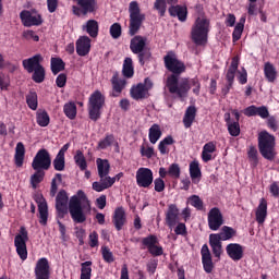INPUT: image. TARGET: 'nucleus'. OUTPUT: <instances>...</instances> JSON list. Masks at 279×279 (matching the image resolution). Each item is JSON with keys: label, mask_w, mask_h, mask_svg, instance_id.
I'll return each mask as SVG.
<instances>
[{"label": "nucleus", "mask_w": 279, "mask_h": 279, "mask_svg": "<svg viewBox=\"0 0 279 279\" xmlns=\"http://www.w3.org/2000/svg\"><path fill=\"white\" fill-rule=\"evenodd\" d=\"M163 64L167 71L172 73L166 81L169 93H178L179 95L186 93L189 90V78H182L180 81V75L186 72L184 62L178 59L175 52L169 51L163 57Z\"/></svg>", "instance_id": "nucleus-1"}, {"label": "nucleus", "mask_w": 279, "mask_h": 279, "mask_svg": "<svg viewBox=\"0 0 279 279\" xmlns=\"http://www.w3.org/2000/svg\"><path fill=\"white\" fill-rule=\"evenodd\" d=\"M69 213L74 223H84L90 213V201L83 190H78L69 201Z\"/></svg>", "instance_id": "nucleus-2"}, {"label": "nucleus", "mask_w": 279, "mask_h": 279, "mask_svg": "<svg viewBox=\"0 0 279 279\" xmlns=\"http://www.w3.org/2000/svg\"><path fill=\"white\" fill-rule=\"evenodd\" d=\"M43 54L38 53L22 61V66L24 71H26L27 73H33L32 80L33 82H35V84H43L47 75L45 66H43Z\"/></svg>", "instance_id": "nucleus-3"}, {"label": "nucleus", "mask_w": 279, "mask_h": 279, "mask_svg": "<svg viewBox=\"0 0 279 279\" xmlns=\"http://www.w3.org/2000/svg\"><path fill=\"white\" fill-rule=\"evenodd\" d=\"M257 143L260 156H263L265 160L274 162L276 156H278L276 151V136L267 131H262L258 133Z\"/></svg>", "instance_id": "nucleus-4"}, {"label": "nucleus", "mask_w": 279, "mask_h": 279, "mask_svg": "<svg viewBox=\"0 0 279 279\" xmlns=\"http://www.w3.org/2000/svg\"><path fill=\"white\" fill-rule=\"evenodd\" d=\"M208 32H210V21L197 17L191 31V39L197 47H204L208 43Z\"/></svg>", "instance_id": "nucleus-5"}, {"label": "nucleus", "mask_w": 279, "mask_h": 279, "mask_svg": "<svg viewBox=\"0 0 279 279\" xmlns=\"http://www.w3.org/2000/svg\"><path fill=\"white\" fill-rule=\"evenodd\" d=\"M145 23V13L141 12L137 1H131L129 4V36H136Z\"/></svg>", "instance_id": "nucleus-6"}, {"label": "nucleus", "mask_w": 279, "mask_h": 279, "mask_svg": "<svg viewBox=\"0 0 279 279\" xmlns=\"http://www.w3.org/2000/svg\"><path fill=\"white\" fill-rule=\"evenodd\" d=\"M106 106V96L98 89L92 93L88 98V117L92 121H99L101 119V108Z\"/></svg>", "instance_id": "nucleus-7"}, {"label": "nucleus", "mask_w": 279, "mask_h": 279, "mask_svg": "<svg viewBox=\"0 0 279 279\" xmlns=\"http://www.w3.org/2000/svg\"><path fill=\"white\" fill-rule=\"evenodd\" d=\"M76 5L72 7L74 16H86L97 12V0H74Z\"/></svg>", "instance_id": "nucleus-8"}, {"label": "nucleus", "mask_w": 279, "mask_h": 279, "mask_svg": "<svg viewBox=\"0 0 279 279\" xmlns=\"http://www.w3.org/2000/svg\"><path fill=\"white\" fill-rule=\"evenodd\" d=\"M27 241H29L27 229H25V227H21L20 234L14 238V246L21 260H27Z\"/></svg>", "instance_id": "nucleus-9"}, {"label": "nucleus", "mask_w": 279, "mask_h": 279, "mask_svg": "<svg viewBox=\"0 0 279 279\" xmlns=\"http://www.w3.org/2000/svg\"><path fill=\"white\" fill-rule=\"evenodd\" d=\"M32 168L34 170L49 171L51 169V154L46 148H41L37 151L33 158Z\"/></svg>", "instance_id": "nucleus-10"}, {"label": "nucleus", "mask_w": 279, "mask_h": 279, "mask_svg": "<svg viewBox=\"0 0 279 279\" xmlns=\"http://www.w3.org/2000/svg\"><path fill=\"white\" fill-rule=\"evenodd\" d=\"M142 250H148L150 256H162L165 254V250L160 246L158 242V236L150 234L146 238L142 239Z\"/></svg>", "instance_id": "nucleus-11"}, {"label": "nucleus", "mask_w": 279, "mask_h": 279, "mask_svg": "<svg viewBox=\"0 0 279 279\" xmlns=\"http://www.w3.org/2000/svg\"><path fill=\"white\" fill-rule=\"evenodd\" d=\"M136 184L140 189H149L154 184V172L149 168H140L136 171Z\"/></svg>", "instance_id": "nucleus-12"}, {"label": "nucleus", "mask_w": 279, "mask_h": 279, "mask_svg": "<svg viewBox=\"0 0 279 279\" xmlns=\"http://www.w3.org/2000/svg\"><path fill=\"white\" fill-rule=\"evenodd\" d=\"M208 228L214 232H217L221 226H223V214L218 207H213L207 215Z\"/></svg>", "instance_id": "nucleus-13"}, {"label": "nucleus", "mask_w": 279, "mask_h": 279, "mask_svg": "<svg viewBox=\"0 0 279 279\" xmlns=\"http://www.w3.org/2000/svg\"><path fill=\"white\" fill-rule=\"evenodd\" d=\"M187 86L189 87L185 93L179 94L178 92H170V95H173L174 99H179V101H186L191 87L193 86L194 88L192 89V93H194L196 97H199V93L202 90V83H199L198 78H187Z\"/></svg>", "instance_id": "nucleus-14"}, {"label": "nucleus", "mask_w": 279, "mask_h": 279, "mask_svg": "<svg viewBox=\"0 0 279 279\" xmlns=\"http://www.w3.org/2000/svg\"><path fill=\"white\" fill-rule=\"evenodd\" d=\"M69 193L65 190H60L56 196V210L59 217L64 218V215L69 213Z\"/></svg>", "instance_id": "nucleus-15"}, {"label": "nucleus", "mask_w": 279, "mask_h": 279, "mask_svg": "<svg viewBox=\"0 0 279 279\" xmlns=\"http://www.w3.org/2000/svg\"><path fill=\"white\" fill-rule=\"evenodd\" d=\"M51 267L49 266V259L41 257L37 260L35 266V278L36 279H49L51 276Z\"/></svg>", "instance_id": "nucleus-16"}, {"label": "nucleus", "mask_w": 279, "mask_h": 279, "mask_svg": "<svg viewBox=\"0 0 279 279\" xmlns=\"http://www.w3.org/2000/svg\"><path fill=\"white\" fill-rule=\"evenodd\" d=\"M35 202L38 206L39 223L46 226L49 219V206L47 205V201L43 195H38L35 197Z\"/></svg>", "instance_id": "nucleus-17"}, {"label": "nucleus", "mask_w": 279, "mask_h": 279, "mask_svg": "<svg viewBox=\"0 0 279 279\" xmlns=\"http://www.w3.org/2000/svg\"><path fill=\"white\" fill-rule=\"evenodd\" d=\"M112 223L118 232H121V230H123V226L128 223V216L125 215V208H123V206L114 209Z\"/></svg>", "instance_id": "nucleus-18"}, {"label": "nucleus", "mask_w": 279, "mask_h": 279, "mask_svg": "<svg viewBox=\"0 0 279 279\" xmlns=\"http://www.w3.org/2000/svg\"><path fill=\"white\" fill-rule=\"evenodd\" d=\"M203 269L206 274H213V269H215V264L213 263V255L210 254V248H208V244H204L201 250Z\"/></svg>", "instance_id": "nucleus-19"}, {"label": "nucleus", "mask_w": 279, "mask_h": 279, "mask_svg": "<svg viewBox=\"0 0 279 279\" xmlns=\"http://www.w3.org/2000/svg\"><path fill=\"white\" fill-rule=\"evenodd\" d=\"M20 19L24 27H34L43 25V17L40 15H33L29 11H22L20 13Z\"/></svg>", "instance_id": "nucleus-20"}, {"label": "nucleus", "mask_w": 279, "mask_h": 279, "mask_svg": "<svg viewBox=\"0 0 279 279\" xmlns=\"http://www.w3.org/2000/svg\"><path fill=\"white\" fill-rule=\"evenodd\" d=\"M243 114L245 117H260V119H268L269 117V109L267 107H256L254 105L246 107L243 110Z\"/></svg>", "instance_id": "nucleus-21"}, {"label": "nucleus", "mask_w": 279, "mask_h": 279, "mask_svg": "<svg viewBox=\"0 0 279 279\" xmlns=\"http://www.w3.org/2000/svg\"><path fill=\"white\" fill-rule=\"evenodd\" d=\"M168 12L172 19H178L181 23H185L189 16V9L180 4L169 7Z\"/></svg>", "instance_id": "nucleus-22"}, {"label": "nucleus", "mask_w": 279, "mask_h": 279, "mask_svg": "<svg viewBox=\"0 0 279 279\" xmlns=\"http://www.w3.org/2000/svg\"><path fill=\"white\" fill-rule=\"evenodd\" d=\"M76 53L84 58L90 53V37L88 36H81L76 40Z\"/></svg>", "instance_id": "nucleus-23"}, {"label": "nucleus", "mask_w": 279, "mask_h": 279, "mask_svg": "<svg viewBox=\"0 0 279 279\" xmlns=\"http://www.w3.org/2000/svg\"><path fill=\"white\" fill-rule=\"evenodd\" d=\"M144 49H147V37L141 35L134 36L130 41V50L132 53H141Z\"/></svg>", "instance_id": "nucleus-24"}, {"label": "nucleus", "mask_w": 279, "mask_h": 279, "mask_svg": "<svg viewBox=\"0 0 279 279\" xmlns=\"http://www.w3.org/2000/svg\"><path fill=\"white\" fill-rule=\"evenodd\" d=\"M226 252L231 260L238 262L243 258V245L239 243H230L226 247Z\"/></svg>", "instance_id": "nucleus-25"}, {"label": "nucleus", "mask_w": 279, "mask_h": 279, "mask_svg": "<svg viewBox=\"0 0 279 279\" xmlns=\"http://www.w3.org/2000/svg\"><path fill=\"white\" fill-rule=\"evenodd\" d=\"M180 215V209L175 204H171L168 207V211L166 214V223L171 229L178 223V216Z\"/></svg>", "instance_id": "nucleus-26"}, {"label": "nucleus", "mask_w": 279, "mask_h": 279, "mask_svg": "<svg viewBox=\"0 0 279 279\" xmlns=\"http://www.w3.org/2000/svg\"><path fill=\"white\" fill-rule=\"evenodd\" d=\"M130 95L135 101H141V99H147L149 97V93L147 92V88L143 86V83L134 85L130 90Z\"/></svg>", "instance_id": "nucleus-27"}, {"label": "nucleus", "mask_w": 279, "mask_h": 279, "mask_svg": "<svg viewBox=\"0 0 279 279\" xmlns=\"http://www.w3.org/2000/svg\"><path fill=\"white\" fill-rule=\"evenodd\" d=\"M255 219L259 226L265 223V220L267 219V199L260 198L259 204L255 210Z\"/></svg>", "instance_id": "nucleus-28"}, {"label": "nucleus", "mask_w": 279, "mask_h": 279, "mask_svg": "<svg viewBox=\"0 0 279 279\" xmlns=\"http://www.w3.org/2000/svg\"><path fill=\"white\" fill-rule=\"evenodd\" d=\"M83 31H85L90 38H97L99 36V22L97 20H88L85 25H83Z\"/></svg>", "instance_id": "nucleus-29"}, {"label": "nucleus", "mask_w": 279, "mask_h": 279, "mask_svg": "<svg viewBox=\"0 0 279 279\" xmlns=\"http://www.w3.org/2000/svg\"><path fill=\"white\" fill-rule=\"evenodd\" d=\"M264 75L270 84H274L278 80V71L271 62H266L264 64Z\"/></svg>", "instance_id": "nucleus-30"}, {"label": "nucleus", "mask_w": 279, "mask_h": 279, "mask_svg": "<svg viewBox=\"0 0 279 279\" xmlns=\"http://www.w3.org/2000/svg\"><path fill=\"white\" fill-rule=\"evenodd\" d=\"M25 160V145L23 142H19L15 147L14 162L15 167H23Z\"/></svg>", "instance_id": "nucleus-31"}, {"label": "nucleus", "mask_w": 279, "mask_h": 279, "mask_svg": "<svg viewBox=\"0 0 279 279\" xmlns=\"http://www.w3.org/2000/svg\"><path fill=\"white\" fill-rule=\"evenodd\" d=\"M96 165L98 169V175L100 180H104V178L110 173V161H108V159L98 158L96 160Z\"/></svg>", "instance_id": "nucleus-32"}, {"label": "nucleus", "mask_w": 279, "mask_h": 279, "mask_svg": "<svg viewBox=\"0 0 279 279\" xmlns=\"http://www.w3.org/2000/svg\"><path fill=\"white\" fill-rule=\"evenodd\" d=\"M197 114V109L193 106L187 107L185 114L183 117L184 128L189 129L193 125V121H195V117Z\"/></svg>", "instance_id": "nucleus-33"}, {"label": "nucleus", "mask_w": 279, "mask_h": 279, "mask_svg": "<svg viewBox=\"0 0 279 279\" xmlns=\"http://www.w3.org/2000/svg\"><path fill=\"white\" fill-rule=\"evenodd\" d=\"M122 75L128 80L134 77V62L132 58L126 57L123 62Z\"/></svg>", "instance_id": "nucleus-34"}, {"label": "nucleus", "mask_w": 279, "mask_h": 279, "mask_svg": "<svg viewBox=\"0 0 279 279\" xmlns=\"http://www.w3.org/2000/svg\"><path fill=\"white\" fill-rule=\"evenodd\" d=\"M244 29H245V16H242L233 29V33H232L233 43H239V40H241V36H243Z\"/></svg>", "instance_id": "nucleus-35"}, {"label": "nucleus", "mask_w": 279, "mask_h": 279, "mask_svg": "<svg viewBox=\"0 0 279 279\" xmlns=\"http://www.w3.org/2000/svg\"><path fill=\"white\" fill-rule=\"evenodd\" d=\"M160 136H162V131L160 130V125L158 124H153L149 128L148 131V138L153 145H156L158 141H160Z\"/></svg>", "instance_id": "nucleus-36"}, {"label": "nucleus", "mask_w": 279, "mask_h": 279, "mask_svg": "<svg viewBox=\"0 0 279 279\" xmlns=\"http://www.w3.org/2000/svg\"><path fill=\"white\" fill-rule=\"evenodd\" d=\"M190 177L193 182H195V180H198V182L202 180V168H199V161L193 160L190 163Z\"/></svg>", "instance_id": "nucleus-37"}, {"label": "nucleus", "mask_w": 279, "mask_h": 279, "mask_svg": "<svg viewBox=\"0 0 279 279\" xmlns=\"http://www.w3.org/2000/svg\"><path fill=\"white\" fill-rule=\"evenodd\" d=\"M45 180V170L37 169L34 174L31 175V186L32 189H38L40 182Z\"/></svg>", "instance_id": "nucleus-38"}, {"label": "nucleus", "mask_w": 279, "mask_h": 279, "mask_svg": "<svg viewBox=\"0 0 279 279\" xmlns=\"http://www.w3.org/2000/svg\"><path fill=\"white\" fill-rule=\"evenodd\" d=\"M64 66H66V63L60 58H51L50 61V68L53 73V75H58L60 71H64Z\"/></svg>", "instance_id": "nucleus-39"}, {"label": "nucleus", "mask_w": 279, "mask_h": 279, "mask_svg": "<svg viewBox=\"0 0 279 279\" xmlns=\"http://www.w3.org/2000/svg\"><path fill=\"white\" fill-rule=\"evenodd\" d=\"M74 161L75 165L78 166L81 171H86V169H88L86 157L84 156V153L82 150H76V154L74 155Z\"/></svg>", "instance_id": "nucleus-40"}, {"label": "nucleus", "mask_w": 279, "mask_h": 279, "mask_svg": "<svg viewBox=\"0 0 279 279\" xmlns=\"http://www.w3.org/2000/svg\"><path fill=\"white\" fill-rule=\"evenodd\" d=\"M135 56H137L141 66H145L146 62L151 60V49L144 48L141 52H136Z\"/></svg>", "instance_id": "nucleus-41"}, {"label": "nucleus", "mask_w": 279, "mask_h": 279, "mask_svg": "<svg viewBox=\"0 0 279 279\" xmlns=\"http://www.w3.org/2000/svg\"><path fill=\"white\" fill-rule=\"evenodd\" d=\"M93 262L87 260L81 264V279H90L93 274Z\"/></svg>", "instance_id": "nucleus-42"}, {"label": "nucleus", "mask_w": 279, "mask_h": 279, "mask_svg": "<svg viewBox=\"0 0 279 279\" xmlns=\"http://www.w3.org/2000/svg\"><path fill=\"white\" fill-rule=\"evenodd\" d=\"M63 112L68 119L73 120L77 117V106L75 102L65 104L63 107Z\"/></svg>", "instance_id": "nucleus-43"}, {"label": "nucleus", "mask_w": 279, "mask_h": 279, "mask_svg": "<svg viewBox=\"0 0 279 279\" xmlns=\"http://www.w3.org/2000/svg\"><path fill=\"white\" fill-rule=\"evenodd\" d=\"M219 234L222 241H230V239L236 236V230L232 227L223 226Z\"/></svg>", "instance_id": "nucleus-44"}, {"label": "nucleus", "mask_w": 279, "mask_h": 279, "mask_svg": "<svg viewBox=\"0 0 279 279\" xmlns=\"http://www.w3.org/2000/svg\"><path fill=\"white\" fill-rule=\"evenodd\" d=\"M173 143H175V140H173V136L171 135L166 136L161 142H159L158 149L161 156H165V154H169L167 145H173Z\"/></svg>", "instance_id": "nucleus-45"}, {"label": "nucleus", "mask_w": 279, "mask_h": 279, "mask_svg": "<svg viewBox=\"0 0 279 279\" xmlns=\"http://www.w3.org/2000/svg\"><path fill=\"white\" fill-rule=\"evenodd\" d=\"M26 104L31 110H38V94L29 92L26 96Z\"/></svg>", "instance_id": "nucleus-46"}, {"label": "nucleus", "mask_w": 279, "mask_h": 279, "mask_svg": "<svg viewBox=\"0 0 279 279\" xmlns=\"http://www.w3.org/2000/svg\"><path fill=\"white\" fill-rule=\"evenodd\" d=\"M247 158L251 162V167H258V149H256L255 146H250Z\"/></svg>", "instance_id": "nucleus-47"}, {"label": "nucleus", "mask_w": 279, "mask_h": 279, "mask_svg": "<svg viewBox=\"0 0 279 279\" xmlns=\"http://www.w3.org/2000/svg\"><path fill=\"white\" fill-rule=\"evenodd\" d=\"M109 33L113 40H118V38H121V35L123 34V28L120 23L116 22L110 26Z\"/></svg>", "instance_id": "nucleus-48"}, {"label": "nucleus", "mask_w": 279, "mask_h": 279, "mask_svg": "<svg viewBox=\"0 0 279 279\" xmlns=\"http://www.w3.org/2000/svg\"><path fill=\"white\" fill-rule=\"evenodd\" d=\"M52 167L54 171H64L66 167L65 157L57 155L52 161Z\"/></svg>", "instance_id": "nucleus-49"}, {"label": "nucleus", "mask_w": 279, "mask_h": 279, "mask_svg": "<svg viewBox=\"0 0 279 279\" xmlns=\"http://www.w3.org/2000/svg\"><path fill=\"white\" fill-rule=\"evenodd\" d=\"M50 121L51 119L49 118V113H47V111L37 112V125L40 128H47Z\"/></svg>", "instance_id": "nucleus-50"}, {"label": "nucleus", "mask_w": 279, "mask_h": 279, "mask_svg": "<svg viewBox=\"0 0 279 279\" xmlns=\"http://www.w3.org/2000/svg\"><path fill=\"white\" fill-rule=\"evenodd\" d=\"M58 182H62V174L56 173L54 178L51 180V186H50V197H56L58 195Z\"/></svg>", "instance_id": "nucleus-51"}, {"label": "nucleus", "mask_w": 279, "mask_h": 279, "mask_svg": "<svg viewBox=\"0 0 279 279\" xmlns=\"http://www.w3.org/2000/svg\"><path fill=\"white\" fill-rule=\"evenodd\" d=\"M112 86H113L112 97H119L121 93H123V88H125V80H120V81L113 80Z\"/></svg>", "instance_id": "nucleus-52"}, {"label": "nucleus", "mask_w": 279, "mask_h": 279, "mask_svg": "<svg viewBox=\"0 0 279 279\" xmlns=\"http://www.w3.org/2000/svg\"><path fill=\"white\" fill-rule=\"evenodd\" d=\"M114 143V135L107 134L104 140L98 143V149H108Z\"/></svg>", "instance_id": "nucleus-53"}, {"label": "nucleus", "mask_w": 279, "mask_h": 279, "mask_svg": "<svg viewBox=\"0 0 279 279\" xmlns=\"http://www.w3.org/2000/svg\"><path fill=\"white\" fill-rule=\"evenodd\" d=\"M189 202H190L191 206L196 208V210H204V201H202V198H199V196L192 195V196H190Z\"/></svg>", "instance_id": "nucleus-54"}, {"label": "nucleus", "mask_w": 279, "mask_h": 279, "mask_svg": "<svg viewBox=\"0 0 279 279\" xmlns=\"http://www.w3.org/2000/svg\"><path fill=\"white\" fill-rule=\"evenodd\" d=\"M154 9L159 12V16H165L167 13V0H156Z\"/></svg>", "instance_id": "nucleus-55"}, {"label": "nucleus", "mask_w": 279, "mask_h": 279, "mask_svg": "<svg viewBox=\"0 0 279 279\" xmlns=\"http://www.w3.org/2000/svg\"><path fill=\"white\" fill-rule=\"evenodd\" d=\"M181 173H182V171L180 169V165H178V163L170 165V167L168 169V175H170V178L178 180L180 178Z\"/></svg>", "instance_id": "nucleus-56"}, {"label": "nucleus", "mask_w": 279, "mask_h": 279, "mask_svg": "<svg viewBox=\"0 0 279 279\" xmlns=\"http://www.w3.org/2000/svg\"><path fill=\"white\" fill-rule=\"evenodd\" d=\"M230 136H239L241 134V124L239 122H231L227 124Z\"/></svg>", "instance_id": "nucleus-57"}, {"label": "nucleus", "mask_w": 279, "mask_h": 279, "mask_svg": "<svg viewBox=\"0 0 279 279\" xmlns=\"http://www.w3.org/2000/svg\"><path fill=\"white\" fill-rule=\"evenodd\" d=\"M101 254L105 263H114V255L110 252L108 246H101Z\"/></svg>", "instance_id": "nucleus-58"}, {"label": "nucleus", "mask_w": 279, "mask_h": 279, "mask_svg": "<svg viewBox=\"0 0 279 279\" xmlns=\"http://www.w3.org/2000/svg\"><path fill=\"white\" fill-rule=\"evenodd\" d=\"M221 241H223V240H222L220 233H211L209 235V245H210V247H213L215 245H221Z\"/></svg>", "instance_id": "nucleus-59"}, {"label": "nucleus", "mask_w": 279, "mask_h": 279, "mask_svg": "<svg viewBox=\"0 0 279 279\" xmlns=\"http://www.w3.org/2000/svg\"><path fill=\"white\" fill-rule=\"evenodd\" d=\"M23 38H25V40H34V43H38V40H40V37L36 35V32L34 31H24Z\"/></svg>", "instance_id": "nucleus-60"}, {"label": "nucleus", "mask_w": 279, "mask_h": 279, "mask_svg": "<svg viewBox=\"0 0 279 279\" xmlns=\"http://www.w3.org/2000/svg\"><path fill=\"white\" fill-rule=\"evenodd\" d=\"M89 247H99V233L97 231L89 234Z\"/></svg>", "instance_id": "nucleus-61"}, {"label": "nucleus", "mask_w": 279, "mask_h": 279, "mask_svg": "<svg viewBox=\"0 0 279 279\" xmlns=\"http://www.w3.org/2000/svg\"><path fill=\"white\" fill-rule=\"evenodd\" d=\"M174 233L180 236H186V234H189V231L186 230V225L183 222H179L174 229Z\"/></svg>", "instance_id": "nucleus-62"}, {"label": "nucleus", "mask_w": 279, "mask_h": 279, "mask_svg": "<svg viewBox=\"0 0 279 279\" xmlns=\"http://www.w3.org/2000/svg\"><path fill=\"white\" fill-rule=\"evenodd\" d=\"M267 125L272 132H278L279 123L276 117L271 116L267 120Z\"/></svg>", "instance_id": "nucleus-63"}, {"label": "nucleus", "mask_w": 279, "mask_h": 279, "mask_svg": "<svg viewBox=\"0 0 279 279\" xmlns=\"http://www.w3.org/2000/svg\"><path fill=\"white\" fill-rule=\"evenodd\" d=\"M141 156H144L145 158H151L154 156V147H147L141 146Z\"/></svg>", "instance_id": "nucleus-64"}]
</instances>
